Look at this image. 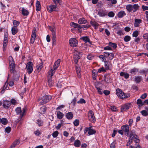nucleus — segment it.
<instances>
[{"label": "nucleus", "instance_id": "obj_60", "mask_svg": "<svg viewBox=\"0 0 148 148\" xmlns=\"http://www.w3.org/2000/svg\"><path fill=\"white\" fill-rule=\"evenodd\" d=\"M116 143V141H113L110 145V147L111 148H114L115 147V144Z\"/></svg>", "mask_w": 148, "mask_h": 148}, {"label": "nucleus", "instance_id": "obj_2", "mask_svg": "<svg viewBox=\"0 0 148 148\" xmlns=\"http://www.w3.org/2000/svg\"><path fill=\"white\" fill-rule=\"evenodd\" d=\"M116 94L118 97L122 99L127 98L130 96L129 94H125L121 89L119 88H117L116 90Z\"/></svg>", "mask_w": 148, "mask_h": 148}, {"label": "nucleus", "instance_id": "obj_35", "mask_svg": "<svg viewBox=\"0 0 148 148\" xmlns=\"http://www.w3.org/2000/svg\"><path fill=\"white\" fill-rule=\"evenodd\" d=\"M142 77L140 76L136 77L135 78V81L136 83H138L140 82L142 80Z\"/></svg>", "mask_w": 148, "mask_h": 148}, {"label": "nucleus", "instance_id": "obj_17", "mask_svg": "<svg viewBox=\"0 0 148 148\" xmlns=\"http://www.w3.org/2000/svg\"><path fill=\"white\" fill-rule=\"evenodd\" d=\"M142 22V21L140 19H135L134 20V26L135 27H138L140 24Z\"/></svg>", "mask_w": 148, "mask_h": 148}, {"label": "nucleus", "instance_id": "obj_36", "mask_svg": "<svg viewBox=\"0 0 148 148\" xmlns=\"http://www.w3.org/2000/svg\"><path fill=\"white\" fill-rule=\"evenodd\" d=\"M90 23L92 26L95 27V28H96L99 25L98 23L95 21H91Z\"/></svg>", "mask_w": 148, "mask_h": 148}, {"label": "nucleus", "instance_id": "obj_18", "mask_svg": "<svg viewBox=\"0 0 148 148\" xmlns=\"http://www.w3.org/2000/svg\"><path fill=\"white\" fill-rule=\"evenodd\" d=\"M65 116L69 120L71 119L73 117V115L72 112H69L67 113L66 114Z\"/></svg>", "mask_w": 148, "mask_h": 148}, {"label": "nucleus", "instance_id": "obj_37", "mask_svg": "<svg viewBox=\"0 0 148 148\" xmlns=\"http://www.w3.org/2000/svg\"><path fill=\"white\" fill-rule=\"evenodd\" d=\"M144 102L143 103L141 99H138L137 101V104L139 106H142L144 104Z\"/></svg>", "mask_w": 148, "mask_h": 148}, {"label": "nucleus", "instance_id": "obj_8", "mask_svg": "<svg viewBox=\"0 0 148 148\" xmlns=\"http://www.w3.org/2000/svg\"><path fill=\"white\" fill-rule=\"evenodd\" d=\"M36 28H34L33 29L31 36V38L30 40V42L32 44H33L34 43L36 39Z\"/></svg>", "mask_w": 148, "mask_h": 148}, {"label": "nucleus", "instance_id": "obj_12", "mask_svg": "<svg viewBox=\"0 0 148 148\" xmlns=\"http://www.w3.org/2000/svg\"><path fill=\"white\" fill-rule=\"evenodd\" d=\"M15 111L17 114H20L21 115V117H22L25 112V108H23L22 112L21 108L18 107L16 108Z\"/></svg>", "mask_w": 148, "mask_h": 148}, {"label": "nucleus", "instance_id": "obj_19", "mask_svg": "<svg viewBox=\"0 0 148 148\" xmlns=\"http://www.w3.org/2000/svg\"><path fill=\"white\" fill-rule=\"evenodd\" d=\"M126 14L124 11L123 10L120 11L118 14L117 16L119 18H121L124 16L126 15Z\"/></svg>", "mask_w": 148, "mask_h": 148}, {"label": "nucleus", "instance_id": "obj_62", "mask_svg": "<svg viewBox=\"0 0 148 148\" xmlns=\"http://www.w3.org/2000/svg\"><path fill=\"white\" fill-rule=\"evenodd\" d=\"M111 109L112 111L114 112H115L117 110V108L115 106H111Z\"/></svg>", "mask_w": 148, "mask_h": 148}, {"label": "nucleus", "instance_id": "obj_3", "mask_svg": "<svg viewBox=\"0 0 148 148\" xmlns=\"http://www.w3.org/2000/svg\"><path fill=\"white\" fill-rule=\"evenodd\" d=\"M139 6L138 4H135L134 5L128 4L126 6V8L129 12H135L138 10Z\"/></svg>", "mask_w": 148, "mask_h": 148}, {"label": "nucleus", "instance_id": "obj_42", "mask_svg": "<svg viewBox=\"0 0 148 148\" xmlns=\"http://www.w3.org/2000/svg\"><path fill=\"white\" fill-rule=\"evenodd\" d=\"M13 23L14 25L13 27H17L20 24L19 22L16 20H14L13 21Z\"/></svg>", "mask_w": 148, "mask_h": 148}, {"label": "nucleus", "instance_id": "obj_13", "mask_svg": "<svg viewBox=\"0 0 148 148\" xmlns=\"http://www.w3.org/2000/svg\"><path fill=\"white\" fill-rule=\"evenodd\" d=\"M121 128V129L125 133V135L127 136H128V132L129 131V126L127 125H125L122 126Z\"/></svg>", "mask_w": 148, "mask_h": 148}, {"label": "nucleus", "instance_id": "obj_49", "mask_svg": "<svg viewBox=\"0 0 148 148\" xmlns=\"http://www.w3.org/2000/svg\"><path fill=\"white\" fill-rule=\"evenodd\" d=\"M58 134L59 133L58 131H55L52 134V136L54 138L56 137L58 135Z\"/></svg>", "mask_w": 148, "mask_h": 148}, {"label": "nucleus", "instance_id": "obj_58", "mask_svg": "<svg viewBox=\"0 0 148 148\" xmlns=\"http://www.w3.org/2000/svg\"><path fill=\"white\" fill-rule=\"evenodd\" d=\"M95 71L94 70H93L92 71V78L93 80H95L96 79V77H97V75H96V73L95 72H94Z\"/></svg>", "mask_w": 148, "mask_h": 148}, {"label": "nucleus", "instance_id": "obj_28", "mask_svg": "<svg viewBox=\"0 0 148 148\" xmlns=\"http://www.w3.org/2000/svg\"><path fill=\"white\" fill-rule=\"evenodd\" d=\"M40 2L38 1H36V10L37 11H39L40 10Z\"/></svg>", "mask_w": 148, "mask_h": 148}, {"label": "nucleus", "instance_id": "obj_41", "mask_svg": "<svg viewBox=\"0 0 148 148\" xmlns=\"http://www.w3.org/2000/svg\"><path fill=\"white\" fill-rule=\"evenodd\" d=\"M109 45L110 46L113 47L114 49H115L117 47V45L116 43H113L112 42H110L109 43Z\"/></svg>", "mask_w": 148, "mask_h": 148}, {"label": "nucleus", "instance_id": "obj_52", "mask_svg": "<svg viewBox=\"0 0 148 148\" xmlns=\"http://www.w3.org/2000/svg\"><path fill=\"white\" fill-rule=\"evenodd\" d=\"M132 140H133L136 143H138L139 141V139L137 138V136H135V137H133Z\"/></svg>", "mask_w": 148, "mask_h": 148}, {"label": "nucleus", "instance_id": "obj_26", "mask_svg": "<svg viewBox=\"0 0 148 148\" xmlns=\"http://www.w3.org/2000/svg\"><path fill=\"white\" fill-rule=\"evenodd\" d=\"M47 108L45 106H43L40 108V113L41 114H45L47 110Z\"/></svg>", "mask_w": 148, "mask_h": 148}, {"label": "nucleus", "instance_id": "obj_64", "mask_svg": "<svg viewBox=\"0 0 148 148\" xmlns=\"http://www.w3.org/2000/svg\"><path fill=\"white\" fill-rule=\"evenodd\" d=\"M142 8L143 11H145L146 10H148V6L143 5L142 6Z\"/></svg>", "mask_w": 148, "mask_h": 148}, {"label": "nucleus", "instance_id": "obj_15", "mask_svg": "<svg viewBox=\"0 0 148 148\" xmlns=\"http://www.w3.org/2000/svg\"><path fill=\"white\" fill-rule=\"evenodd\" d=\"M105 67L106 69L108 70L112 67V65L111 62L106 61L104 62Z\"/></svg>", "mask_w": 148, "mask_h": 148}, {"label": "nucleus", "instance_id": "obj_7", "mask_svg": "<svg viewBox=\"0 0 148 148\" xmlns=\"http://www.w3.org/2000/svg\"><path fill=\"white\" fill-rule=\"evenodd\" d=\"M88 115L89 120L92 123H95L96 120L94 113L92 111H90L88 113Z\"/></svg>", "mask_w": 148, "mask_h": 148}, {"label": "nucleus", "instance_id": "obj_46", "mask_svg": "<svg viewBox=\"0 0 148 148\" xmlns=\"http://www.w3.org/2000/svg\"><path fill=\"white\" fill-rule=\"evenodd\" d=\"M5 131L7 134H9L10 132L11 129V128L10 127H6L5 129Z\"/></svg>", "mask_w": 148, "mask_h": 148}, {"label": "nucleus", "instance_id": "obj_56", "mask_svg": "<svg viewBox=\"0 0 148 148\" xmlns=\"http://www.w3.org/2000/svg\"><path fill=\"white\" fill-rule=\"evenodd\" d=\"M75 126H77L79 125V121L77 119L75 120L73 122Z\"/></svg>", "mask_w": 148, "mask_h": 148}, {"label": "nucleus", "instance_id": "obj_40", "mask_svg": "<svg viewBox=\"0 0 148 148\" xmlns=\"http://www.w3.org/2000/svg\"><path fill=\"white\" fill-rule=\"evenodd\" d=\"M81 39H82L85 42H89L90 41V39L87 36L83 37Z\"/></svg>", "mask_w": 148, "mask_h": 148}, {"label": "nucleus", "instance_id": "obj_21", "mask_svg": "<svg viewBox=\"0 0 148 148\" xmlns=\"http://www.w3.org/2000/svg\"><path fill=\"white\" fill-rule=\"evenodd\" d=\"M64 114L60 111L57 112V116L60 119H61L64 116Z\"/></svg>", "mask_w": 148, "mask_h": 148}, {"label": "nucleus", "instance_id": "obj_29", "mask_svg": "<svg viewBox=\"0 0 148 148\" xmlns=\"http://www.w3.org/2000/svg\"><path fill=\"white\" fill-rule=\"evenodd\" d=\"M136 135L134 131H132L131 132L130 135L129 134L128 136L130 137L129 139H130V140H132L133 137L136 136Z\"/></svg>", "mask_w": 148, "mask_h": 148}, {"label": "nucleus", "instance_id": "obj_38", "mask_svg": "<svg viewBox=\"0 0 148 148\" xmlns=\"http://www.w3.org/2000/svg\"><path fill=\"white\" fill-rule=\"evenodd\" d=\"M131 38L129 36L127 35L124 38V40L125 42H127L130 40Z\"/></svg>", "mask_w": 148, "mask_h": 148}, {"label": "nucleus", "instance_id": "obj_24", "mask_svg": "<svg viewBox=\"0 0 148 148\" xmlns=\"http://www.w3.org/2000/svg\"><path fill=\"white\" fill-rule=\"evenodd\" d=\"M15 64L14 63H10V69L11 73H13L14 70Z\"/></svg>", "mask_w": 148, "mask_h": 148}, {"label": "nucleus", "instance_id": "obj_23", "mask_svg": "<svg viewBox=\"0 0 148 148\" xmlns=\"http://www.w3.org/2000/svg\"><path fill=\"white\" fill-rule=\"evenodd\" d=\"M87 22V20L84 18H80L78 21V23L80 24H85Z\"/></svg>", "mask_w": 148, "mask_h": 148}, {"label": "nucleus", "instance_id": "obj_10", "mask_svg": "<svg viewBox=\"0 0 148 148\" xmlns=\"http://www.w3.org/2000/svg\"><path fill=\"white\" fill-rule=\"evenodd\" d=\"M57 5L56 4L51 5L47 7V9L50 13L52 12L53 11H57Z\"/></svg>", "mask_w": 148, "mask_h": 148}, {"label": "nucleus", "instance_id": "obj_33", "mask_svg": "<svg viewBox=\"0 0 148 148\" xmlns=\"http://www.w3.org/2000/svg\"><path fill=\"white\" fill-rule=\"evenodd\" d=\"M98 14L100 16H104L107 15V13L103 11H100L98 12Z\"/></svg>", "mask_w": 148, "mask_h": 148}, {"label": "nucleus", "instance_id": "obj_25", "mask_svg": "<svg viewBox=\"0 0 148 148\" xmlns=\"http://www.w3.org/2000/svg\"><path fill=\"white\" fill-rule=\"evenodd\" d=\"M22 14L24 16H27L29 14V12L28 11L24 8H22Z\"/></svg>", "mask_w": 148, "mask_h": 148}, {"label": "nucleus", "instance_id": "obj_57", "mask_svg": "<svg viewBox=\"0 0 148 148\" xmlns=\"http://www.w3.org/2000/svg\"><path fill=\"white\" fill-rule=\"evenodd\" d=\"M143 38L147 40V41L148 42V33H146L143 34Z\"/></svg>", "mask_w": 148, "mask_h": 148}, {"label": "nucleus", "instance_id": "obj_22", "mask_svg": "<svg viewBox=\"0 0 148 148\" xmlns=\"http://www.w3.org/2000/svg\"><path fill=\"white\" fill-rule=\"evenodd\" d=\"M12 33L13 35H15L18 32V29L17 27H13L11 29Z\"/></svg>", "mask_w": 148, "mask_h": 148}, {"label": "nucleus", "instance_id": "obj_43", "mask_svg": "<svg viewBox=\"0 0 148 148\" xmlns=\"http://www.w3.org/2000/svg\"><path fill=\"white\" fill-rule=\"evenodd\" d=\"M141 114L144 116H146L148 115L147 112L145 110H143L141 111Z\"/></svg>", "mask_w": 148, "mask_h": 148}, {"label": "nucleus", "instance_id": "obj_55", "mask_svg": "<svg viewBox=\"0 0 148 148\" xmlns=\"http://www.w3.org/2000/svg\"><path fill=\"white\" fill-rule=\"evenodd\" d=\"M106 71V70L104 69L103 67H102L101 68L99 69L98 71V72L99 73H100L101 72H105Z\"/></svg>", "mask_w": 148, "mask_h": 148}, {"label": "nucleus", "instance_id": "obj_34", "mask_svg": "<svg viewBox=\"0 0 148 148\" xmlns=\"http://www.w3.org/2000/svg\"><path fill=\"white\" fill-rule=\"evenodd\" d=\"M71 25L73 27L76 28L77 27L80 28V25H79L78 24L74 23L73 22H71L70 23Z\"/></svg>", "mask_w": 148, "mask_h": 148}, {"label": "nucleus", "instance_id": "obj_48", "mask_svg": "<svg viewBox=\"0 0 148 148\" xmlns=\"http://www.w3.org/2000/svg\"><path fill=\"white\" fill-rule=\"evenodd\" d=\"M138 31L136 30L132 34V36L133 37H136L138 35Z\"/></svg>", "mask_w": 148, "mask_h": 148}, {"label": "nucleus", "instance_id": "obj_14", "mask_svg": "<svg viewBox=\"0 0 148 148\" xmlns=\"http://www.w3.org/2000/svg\"><path fill=\"white\" fill-rule=\"evenodd\" d=\"M131 106V103H128L122 106L121 108V112L126 111L129 109Z\"/></svg>", "mask_w": 148, "mask_h": 148}, {"label": "nucleus", "instance_id": "obj_50", "mask_svg": "<svg viewBox=\"0 0 148 148\" xmlns=\"http://www.w3.org/2000/svg\"><path fill=\"white\" fill-rule=\"evenodd\" d=\"M7 81L6 82L4 85V86L3 88V89H2V90L1 91V92H2L3 91H4L6 89V90L7 89V88L8 84V83L7 84Z\"/></svg>", "mask_w": 148, "mask_h": 148}, {"label": "nucleus", "instance_id": "obj_5", "mask_svg": "<svg viewBox=\"0 0 148 148\" xmlns=\"http://www.w3.org/2000/svg\"><path fill=\"white\" fill-rule=\"evenodd\" d=\"M82 55L81 52L77 51H75L73 56V60L75 64H77L78 63V60L82 57Z\"/></svg>", "mask_w": 148, "mask_h": 148}, {"label": "nucleus", "instance_id": "obj_4", "mask_svg": "<svg viewBox=\"0 0 148 148\" xmlns=\"http://www.w3.org/2000/svg\"><path fill=\"white\" fill-rule=\"evenodd\" d=\"M52 97L51 96L46 95L42 97L41 100L39 99L38 101H40L39 103L40 105H43L49 102L51 99Z\"/></svg>", "mask_w": 148, "mask_h": 148}, {"label": "nucleus", "instance_id": "obj_16", "mask_svg": "<svg viewBox=\"0 0 148 148\" xmlns=\"http://www.w3.org/2000/svg\"><path fill=\"white\" fill-rule=\"evenodd\" d=\"M11 105L10 102L8 101H4L3 102V106L6 109H8Z\"/></svg>", "mask_w": 148, "mask_h": 148}, {"label": "nucleus", "instance_id": "obj_63", "mask_svg": "<svg viewBox=\"0 0 148 148\" xmlns=\"http://www.w3.org/2000/svg\"><path fill=\"white\" fill-rule=\"evenodd\" d=\"M34 133L36 135L38 136H39L41 134L39 130H37L35 131Z\"/></svg>", "mask_w": 148, "mask_h": 148}, {"label": "nucleus", "instance_id": "obj_30", "mask_svg": "<svg viewBox=\"0 0 148 148\" xmlns=\"http://www.w3.org/2000/svg\"><path fill=\"white\" fill-rule=\"evenodd\" d=\"M1 122L2 124L6 125L8 123V121L6 118H4L1 119Z\"/></svg>", "mask_w": 148, "mask_h": 148}, {"label": "nucleus", "instance_id": "obj_54", "mask_svg": "<svg viewBox=\"0 0 148 148\" xmlns=\"http://www.w3.org/2000/svg\"><path fill=\"white\" fill-rule=\"evenodd\" d=\"M85 103V101L82 98L80 99V100L77 102L78 103Z\"/></svg>", "mask_w": 148, "mask_h": 148}, {"label": "nucleus", "instance_id": "obj_27", "mask_svg": "<svg viewBox=\"0 0 148 148\" xmlns=\"http://www.w3.org/2000/svg\"><path fill=\"white\" fill-rule=\"evenodd\" d=\"M74 145L76 147H79L81 145L80 141L78 140H75L74 142Z\"/></svg>", "mask_w": 148, "mask_h": 148}, {"label": "nucleus", "instance_id": "obj_11", "mask_svg": "<svg viewBox=\"0 0 148 148\" xmlns=\"http://www.w3.org/2000/svg\"><path fill=\"white\" fill-rule=\"evenodd\" d=\"M69 43L71 46L74 47L77 46L78 44V41L76 38H72L70 39Z\"/></svg>", "mask_w": 148, "mask_h": 148}, {"label": "nucleus", "instance_id": "obj_32", "mask_svg": "<svg viewBox=\"0 0 148 148\" xmlns=\"http://www.w3.org/2000/svg\"><path fill=\"white\" fill-rule=\"evenodd\" d=\"M43 63L42 62H41L36 66L37 69L38 71V72H39L43 67Z\"/></svg>", "mask_w": 148, "mask_h": 148}, {"label": "nucleus", "instance_id": "obj_45", "mask_svg": "<svg viewBox=\"0 0 148 148\" xmlns=\"http://www.w3.org/2000/svg\"><path fill=\"white\" fill-rule=\"evenodd\" d=\"M114 13L112 11L109 12L108 14V16L110 17H112L114 16Z\"/></svg>", "mask_w": 148, "mask_h": 148}, {"label": "nucleus", "instance_id": "obj_9", "mask_svg": "<svg viewBox=\"0 0 148 148\" xmlns=\"http://www.w3.org/2000/svg\"><path fill=\"white\" fill-rule=\"evenodd\" d=\"M91 127L85 128L84 130V134H86L88 132L89 135H91L95 134L96 133V131L93 129H91Z\"/></svg>", "mask_w": 148, "mask_h": 148}, {"label": "nucleus", "instance_id": "obj_51", "mask_svg": "<svg viewBox=\"0 0 148 148\" xmlns=\"http://www.w3.org/2000/svg\"><path fill=\"white\" fill-rule=\"evenodd\" d=\"M117 34L121 35H123L124 34L123 30L122 29H120L118 30Z\"/></svg>", "mask_w": 148, "mask_h": 148}, {"label": "nucleus", "instance_id": "obj_47", "mask_svg": "<svg viewBox=\"0 0 148 148\" xmlns=\"http://www.w3.org/2000/svg\"><path fill=\"white\" fill-rule=\"evenodd\" d=\"M36 123H37L39 126H41L43 125V122L40 119H38Z\"/></svg>", "mask_w": 148, "mask_h": 148}, {"label": "nucleus", "instance_id": "obj_31", "mask_svg": "<svg viewBox=\"0 0 148 148\" xmlns=\"http://www.w3.org/2000/svg\"><path fill=\"white\" fill-rule=\"evenodd\" d=\"M148 72V69H144L141 70L139 71L140 73L142 75L145 74Z\"/></svg>", "mask_w": 148, "mask_h": 148}, {"label": "nucleus", "instance_id": "obj_1", "mask_svg": "<svg viewBox=\"0 0 148 148\" xmlns=\"http://www.w3.org/2000/svg\"><path fill=\"white\" fill-rule=\"evenodd\" d=\"M60 59H58L55 62L53 67H50V70L48 73V85L50 87H51L53 84V82L52 79V77L60 65Z\"/></svg>", "mask_w": 148, "mask_h": 148}, {"label": "nucleus", "instance_id": "obj_39", "mask_svg": "<svg viewBox=\"0 0 148 148\" xmlns=\"http://www.w3.org/2000/svg\"><path fill=\"white\" fill-rule=\"evenodd\" d=\"M138 71V69H137L134 68L132 69L130 71V73L133 75H134L136 74V72Z\"/></svg>", "mask_w": 148, "mask_h": 148}, {"label": "nucleus", "instance_id": "obj_59", "mask_svg": "<svg viewBox=\"0 0 148 148\" xmlns=\"http://www.w3.org/2000/svg\"><path fill=\"white\" fill-rule=\"evenodd\" d=\"M94 58V56L91 54H89L87 57V58L89 60H92Z\"/></svg>", "mask_w": 148, "mask_h": 148}, {"label": "nucleus", "instance_id": "obj_61", "mask_svg": "<svg viewBox=\"0 0 148 148\" xmlns=\"http://www.w3.org/2000/svg\"><path fill=\"white\" fill-rule=\"evenodd\" d=\"M99 57L100 59H102V61H103L104 62L106 61V59L103 55H100L99 56Z\"/></svg>", "mask_w": 148, "mask_h": 148}, {"label": "nucleus", "instance_id": "obj_44", "mask_svg": "<svg viewBox=\"0 0 148 148\" xmlns=\"http://www.w3.org/2000/svg\"><path fill=\"white\" fill-rule=\"evenodd\" d=\"M114 56V54L112 53H109L108 55L109 59L110 60H112Z\"/></svg>", "mask_w": 148, "mask_h": 148}, {"label": "nucleus", "instance_id": "obj_6", "mask_svg": "<svg viewBox=\"0 0 148 148\" xmlns=\"http://www.w3.org/2000/svg\"><path fill=\"white\" fill-rule=\"evenodd\" d=\"M33 63L31 62H29L26 65L27 71L29 74H31L33 71Z\"/></svg>", "mask_w": 148, "mask_h": 148}, {"label": "nucleus", "instance_id": "obj_53", "mask_svg": "<svg viewBox=\"0 0 148 148\" xmlns=\"http://www.w3.org/2000/svg\"><path fill=\"white\" fill-rule=\"evenodd\" d=\"M65 106L64 105H61L58 106L56 108L57 110H61L65 107Z\"/></svg>", "mask_w": 148, "mask_h": 148}, {"label": "nucleus", "instance_id": "obj_20", "mask_svg": "<svg viewBox=\"0 0 148 148\" xmlns=\"http://www.w3.org/2000/svg\"><path fill=\"white\" fill-rule=\"evenodd\" d=\"M99 84L98 83H97L95 84V85L96 88H97V91L98 93L100 94L101 95L102 94V89L101 88L99 87L98 86Z\"/></svg>", "mask_w": 148, "mask_h": 148}]
</instances>
